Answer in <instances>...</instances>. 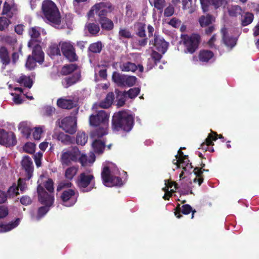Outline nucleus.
Instances as JSON below:
<instances>
[{
	"mask_svg": "<svg viewBox=\"0 0 259 259\" xmlns=\"http://www.w3.org/2000/svg\"><path fill=\"white\" fill-rule=\"evenodd\" d=\"M42 10L46 19L58 28L61 22L60 13L55 4L51 1L46 0L42 4Z\"/></svg>",
	"mask_w": 259,
	"mask_h": 259,
	"instance_id": "7ed1b4c3",
	"label": "nucleus"
},
{
	"mask_svg": "<svg viewBox=\"0 0 259 259\" xmlns=\"http://www.w3.org/2000/svg\"><path fill=\"white\" fill-rule=\"evenodd\" d=\"M36 62L34 58L30 55H29L25 64L26 67L29 70L33 69L36 66Z\"/></svg>",
	"mask_w": 259,
	"mask_h": 259,
	"instance_id": "5fc2aeb1",
	"label": "nucleus"
},
{
	"mask_svg": "<svg viewBox=\"0 0 259 259\" xmlns=\"http://www.w3.org/2000/svg\"><path fill=\"white\" fill-rule=\"evenodd\" d=\"M45 127L44 126H40L35 127L32 130L33 131V137L35 140H38L41 138V135Z\"/></svg>",
	"mask_w": 259,
	"mask_h": 259,
	"instance_id": "79ce46f5",
	"label": "nucleus"
},
{
	"mask_svg": "<svg viewBox=\"0 0 259 259\" xmlns=\"http://www.w3.org/2000/svg\"><path fill=\"white\" fill-rule=\"evenodd\" d=\"M140 90L139 88H134L130 89L127 92H124V94L128 96L130 98L133 99L137 97L139 93Z\"/></svg>",
	"mask_w": 259,
	"mask_h": 259,
	"instance_id": "49530a36",
	"label": "nucleus"
},
{
	"mask_svg": "<svg viewBox=\"0 0 259 259\" xmlns=\"http://www.w3.org/2000/svg\"><path fill=\"white\" fill-rule=\"evenodd\" d=\"M17 82L20 84H23L25 87L31 88L32 85V80L29 76L24 75H22L19 78L17 79Z\"/></svg>",
	"mask_w": 259,
	"mask_h": 259,
	"instance_id": "c756f323",
	"label": "nucleus"
},
{
	"mask_svg": "<svg viewBox=\"0 0 259 259\" xmlns=\"http://www.w3.org/2000/svg\"><path fill=\"white\" fill-rule=\"evenodd\" d=\"M92 146L95 152L101 153L103 152L104 149L105 143L99 140H95L93 142Z\"/></svg>",
	"mask_w": 259,
	"mask_h": 259,
	"instance_id": "f704fd0d",
	"label": "nucleus"
},
{
	"mask_svg": "<svg viewBox=\"0 0 259 259\" xmlns=\"http://www.w3.org/2000/svg\"><path fill=\"white\" fill-rule=\"evenodd\" d=\"M38 186H41L40 185H39ZM45 187L46 189L48 191V192H47L45 189L44 190L48 193L49 195H51V196L54 198V196H53L52 193L54 191V187H53V181L51 179H49L45 184ZM42 188H44L42 186ZM44 189V188H43Z\"/></svg>",
	"mask_w": 259,
	"mask_h": 259,
	"instance_id": "de8ad7c7",
	"label": "nucleus"
},
{
	"mask_svg": "<svg viewBox=\"0 0 259 259\" xmlns=\"http://www.w3.org/2000/svg\"><path fill=\"white\" fill-rule=\"evenodd\" d=\"M175 157L176 159L172 161L173 163L177 165V168L181 167L183 169L180 175V178L181 179L185 173H191L193 166L191 163H189L188 157L184 155L182 152L181 148L179 149L178 154Z\"/></svg>",
	"mask_w": 259,
	"mask_h": 259,
	"instance_id": "0eeeda50",
	"label": "nucleus"
},
{
	"mask_svg": "<svg viewBox=\"0 0 259 259\" xmlns=\"http://www.w3.org/2000/svg\"><path fill=\"white\" fill-rule=\"evenodd\" d=\"M62 204L67 207L73 205L76 202L77 194L72 189L64 190L61 196Z\"/></svg>",
	"mask_w": 259,
	"mask_h": 259,
	"instance_id": "4468645a",
	"label": "nucleus"
},
{
	"mask_svg": "<svg viewBox=\"0 0 259 259\" xmlns=\"http://www.w3.org/2000/svg\"><path fill=\"white\" fill-rule=\"evenodd\" d=\"M213 21V18L209 15L202 16L199 19L200 25L201 27H206L210 24Z\"/></svg>",
	"mask_w": 259,
	"mask_h": 259,
	"instance_id": "473e14b6",
	"label": "nucleus"
},
{
	"mask_svg": "<svg viewBox=\"0 0 259 259\" xmlns=\"http://www.w3.org/2000/svg\"><path fill=\"white\" fill-rule=\"evenodd\" d=\"M15 10L16 9L13 5V0H7L4 3L2 14L11 17Z\"/></svg>",
	"mask_w": 259,
	"mask_h": 259,
	"instance_id": "aec40b11",
	"label": "nucleus"
},
{
	"mask_svg": "<svg viewBox=\"0 0 259 259\" xmlns=\"http://www.w3.org/2000/svg\"><path fill=\"white\" fill-rule=\"evenodd\" d=\"M77 185L84 192L91 191L95 187V178L90 171L81 173L78 177Z\"/></svg>",
	"mask_w": 259,
	"mask_h": 259,
	"instance_id": "423d86ee",
	"label": "nucleus"
},
{
	"mask_svg": "<svg viewBox=\"0 0 259 259\" xmlns=\"http://www.w3.org/2000/svg\"><path fill=\"white\" fill-rule=\"evenodd\" d=\"M119 171L112 163H108L103 167L101 176L103 184L106 187L120 186L122 180L118 177Z\"/></svg>",
	"mask_w": 259,
	"mask_h": 259,
	"instance_id": "f257e3e1",
	"label": "nucleus"
},
{
	"mask_svg": "<svg viewBox=\"0 0 259 259\" xmlns=\"http://www.w3.org/2000/svg\"><path fill=\"white\" fill-rule=\"evenodd\" d=\"M149 2L151 5H153L155 8L161 11L165 6V0H149Z\"/></svg>",
	"mask_w": 259,
	"mask_h": 259,
	"instance_id": "37998d69",
	"label": "nucleus"
},
{
	"mask_svg": "<svg viewBox=\"0 0 259 259\" xmlns=\"http://www.w3.org/2000/svg\"><path fill=\"white\" fill-rule=\"evenodd\" d=\"M200 41V36L193 34L191 35H186L184 38V43L186 48V53H193L197 49Z\"/></svg>",
	"mask_w": 259,
	"mask_h": 259,
	"instance_id": "9b49d317",
	"label": "nucleus"
},
{
	"mask_svg": "<svg viewBox=\"0 0 259 259\" xmlns=\"http://www.w3.org/2000/svg\"><path fill=\"white\" fill-rule=\"evenodd\" d=\"M87 28L89 32L92 34H96L100 31V27L98 25L95 23H89L87 25Z\"/></svg>",
	"mask_w": 259,
	"mask_h": 259,
	"instance_id": "c03bdc74",
	"label": "nucleus"
},
{
	"mask_svg": "<svg viewBox=\"0 0 259 259\" xmlns=\"http://www.w3.org/2000/svg\"><path fill=\"white\" fill-rule=\"evenodd\" d=\"M174 13V8L172 6H169L164 10V15L165 17H170Z\"/></svg>",
	"mask_w": 259,
	"mask_h": 259,
	"instance_id": "680f3d73",
	"label": "nucleus"
},
{
	"mask_svg": "<svg viewBox=\"0 0 259 259\" xmlns=\"http://www.w3.org/2000/svg\"><path fill=\"white\" fill-rule=\"evenodd\" d=\"M109 115L103 110L99 111L96 115H91L90 117V123L91 125L99 126L97 130V135L102 137L107 134Z\"/></svg>",
	"mask_w": 259,
	"mask_h": 259,
	"instance_id": "39448f33",
	"label": "nucleus"
},
{
	"mask_svg": "<svg viewBox=\"0 0 259 259\" xmlns=\"http://www.w3.org/2000/svg\"><path fill=\"white\" fill-rule=\"evenodd\" d=\"M126 15L131 19H133L135 16V13L133 12L131 6H127L126 7Z\"/></svg>",
	"mask_w": 259,
	"mask_h": 259,
	"instance_id": "774afa93",
	"label": "nucleus"
},
{
	"mask_svg": "<svg viewBox=\"0 0 259 259\" xmlns=\"http://www.w3.org/2000/svg\"><path fill=\"white\" fill-rule=\"evenodd\" d=\"M19 130L26 138H29L32 131L31 128L29 123L27 121H22L20 122L18 126Z\"/></svg>",
	"mask_w": 259,
	"mask_h": 259,
	"instance_id": "b1692460",
	"label": "nucleus"
},
{
	"mask_svg": "<svg viewBox=\"0 0 259 259\" xmlns=\"http://www.w3.org/2000/svg\"><path fill=\"white\" fill-rule=\"evenodd\" d=\"M20 202L23 205H27L31 203V199L27 196H24L21 197Z\"/></svg>",
	"mask_w": 259,
	"mask_h": 259,
	"instance_id": "338daca9",
	"label": "nucleus"
},
{
	"mask_svg": "<svg viewBox=\"0 0 259 259\" xmlns=\"http://www.w3.org/2000/svg\"><path fill=\"white\" fill-rule=\"evenodd\" d=\"M253 19V15L252 13H246L242 17V24L243 26H246L250 24Z\"/></svg>",
	"mask_w": 259,
	"mask_h": 259,
	"instance_id": "ea45409f",
	"label": "nucleus"
},
{
	"mask_svg": "<svg viewBox=\"0 0 259 259\" xmlns=\"http://www.w3.org/2000/svg\"><path fill=\"white\" fill-rule=\"evenodd\" d=\"M115 93L117 94V106L119 107L123 106L126 100V95L124 94V92H121L118 90H115Z\"/></svg>",
	"mask_w": 259,
	"mask_h": 259,
	"instance_id": "e433bc0d",
	"label": "nucleus"
},
{
	"mask_svg": "<svg viewBox=\"0 0 259 259\" xmlns=\"http://www.w3.org/2000/svg\"><path fill=\"white\" fill-rule=\"evenodd\" d=\"M119 38H131L132 35L130 31L126 28H120L119 31Z\"/></svg>",
	"mask_w": 259,
	"mask_h": 259,
	"instance_id": "3c124183",
	"label": "nucleus"
},
{
	"mask_svg": "<svg viewBox=\"0 0 259 259\" xmlns=\"http://www.w3.org/2000/svg\"><path fill=\"white\" fill-rule=\"evenodd\" d=\"M37 193L38 195L39 201L45 205V206L40 207L38 210L37 214L36 215L33 214H31V220L33 221H38L43 217L49 210V207L53 203L54 198L49 195L44 190L42 187L38 186Z\"/></svg>",
	"mask_w": 259,
	"mask_h": 259,
	"instance_id": "20e7f679",
	"label": "nucleus"
},
{
	"mask_svg": "<svg viewBox=\"0 0 259 259\" xmlns=\"http://www.w3.org/2000/svg\"><path fill=\"white\" fill-rule=\"evenodd\" d=\"M77 171V167L74 166H70L66 169L65 177L67 179L71 180L76 175Z\"/></svg>",
	"mask_w": 259,
	"mask_h": 259,
	"instance_id": "2f4dec72",
	"label": "nucleus"
},
{
	"mask_svg": "<svg viewBox=\"0 0 259 259\" xmlns=\"http://www.w3.org/2000/svg\"><path fill=\"white\" fill-rule=\"evenodd\" d=\"M221 33L223 35V39L225 45L231 48L234 47L236 45V38L235 37H230L228 30L225 28L222 29Z\"/></svg>",
	"mask_w": 259,
	"mask_h": 259,
	"instance_id": "6ab92c4d",
	"label": "nucleus"
},
{
	"mask_svg": "<svg viewBox=\"0 0 259 259\" xmlns=\"http://www.w3.org/2000/svg\"><path fill=\"white\" fill-rule=\"evenodd\" d=\"M138 67L140 72L143 71L144 68L142 65H139L138 66H137L135 64L130 62L123 63L120 65V68L122 71L134 72L137 69Z\"/></svg>",
	"mask_w": 259,
	"mask_h": 259,
	"instance_id": "412c9836",
	"label": "nucleus"
},
{
	"mask_svg": "<svg viewBox=\"0 0 259 259\" xmlns=\"http://www.w3.org/2000/svg\"><path fill=\"white\" fill-rule=\"evenodd\" d=\"M102 45L100 42H97L91 44L89 47V50L95 53H99L101 51Z\"/></svg>",
	"mask_w": 259,
	"mask_h": 259,
	"instance_id": "a18cd8bd",
	"label": "nucleus"
},
{
	"mask_svg": "<svg viewBox=\"0 0 259 259\" xmlns=\"http://www.w3.org/2000/svg\"><path fill=\"white\" fill-rule=\"evenodd\" d=\"M22 167L25 170L26 174L27 180H29L33 174V166L31 158L28 156L23 157L21 161Z\"/></svg>",
	"mask_w": 259,
	"mask_h": 259,
	"instance_id": "2eb2a0df",
	"label": "nucleus"
},
{
	"mask_svg": "<svg viewBox=\"0 0 259 259\" xmlns=\"http://www.w3.org/2000/svg\"><path fill=\"white\" fill-rule=\"evenodd\" d=\"M134 123V118L132 115L125 111H120L114 114L112 119V128L113 130H122L130 131Z\"/></svg>",
	"mask_w": 259,
	"mask_h": 259,
	"instance_id": "f03ea898",
	"label": "nucleus"
},
{
	"mask_svg": "<svg viewBox=\"0 0 259 259\" xmlns=\"http://www.w3.org/2000/svg\"><path fill=\"white\" fill-rule=\"evenodd\" d=\"M213 53L208 50H201L199 54V60L202 62H208L209 60L213 59Z\"/></svg>",
	"mask_w": 259,
	"mask_h": 259,
	"instance_id": "bb28decb",
	"label": "nucleus"
},
{
	"mask_svg": "<svg viewBox=\"0 0 259 259\" xmlns=\"http://www.w3.org/2000/svg\"><path fill=\"white\" fill-rule=\"evenodd\" d=\"M20 222V219H17L14 222L8 224H3L0 223V232H6L9 231L18 226Z\"/></svg>",
	"mask_w": 259,
	"mask_h": 259,
	"instance_id": "5701e85b",
	"label": "nucleus"
},
{
	"mask_svg": "<svg viewBox=\"0 0 259 259\" xmlns=\"http://www.w3.org/2000/svg\"><path fill=\"white\" fill-rule=\"evenodd\" d=\"M114 8L109 3L102 2L95 5L90 10L89 15L91 17L93 15L96 14L98 15L100 19L105 18L104 16L108 12H111Z\"/></svg>",
	"mask_w": 259,
	"mask_h": 259,
	"instance_id": "1a4fd4ad",
	"label": "nucleus"
},
{
	"mask_svg": "<svg viewBox=\"0 0 259 259\" xmlns=\"http://www.w3.org/2000/svg\"><path fill=\"white\" fill-rule=\"evenodd\" d=\"M88 141V136L83 132H78L76 137V143L81 146L85 145Z\"/></svg>",
	"mask_w": 259,
	"mask_h": 259,
	"instance_id": "58836bf2",
	"label": "nucleus"
},
{
	"mask_svg": "<svg viewBox=\"0 0 259 259\" xmlns=\"http://www.w3.org/2000/svg\"><path fill=\"white\" fill-rule=\"evenodd\" d=\"M168 24L174 27H178L181 25V21L179 19L174 18L170 20V21L168 22Z\"/></svg>",
	"mask_w": 259,
	"mask_h": 259,
	"instance_id": "e2e57ef3",
	"label": "nucleus"
},
{
	"mask_svg": "<svg viewBox=\"0 0 259 259\" xmlns=\"http://www.w3.org/2000/svg\"><path fill=\"white\" fill-rule=\"evenodd\" d=\"M76 121L75 117H66L61 120L59 126L65 132L73 134L76 131Z\"/></svg>",
	"mask_w": 259,
	"mask_h": 259,
	"instance_id": "f8f14e48",
	"label": "nucleus"
},
{
	"mask_svg": "<svg viewBox=\"0 0 259 259\" xmlns=\"http://www.w3.org/2000/svg\"><path fill=\"white\" fill-rule=\"evenodd\" d=\"M58 139L65 144H68L71 143V137L63 133H60L59 135Z\"/></svg>",
	"mask_w": 259,
	"mask_h": 259,
	"instance_id": "864d4df0",
	"label": "nucleus"
},
{
	"mask_svg": "<svg viewBox=\"0 0 259 259\" xmlns=\"http://www.w3.org/2000/svg\"><path fill=\"white\" fill-rule=\"evenodd\" d=\"M0 58L3 64L7 65L10 62V58L8 56L7 50L5 47L0 49Z\"/></svg>",
	"mask_w": 259,
	"mask_h": 259,
	"instance_id": "c9c22d12",
	"label": "nucleus"
},
{
	"mask_svg": "<svg viewBox=\"0 0 259 259\" xmlns=\"http://www.w3.org/2000/svg\"><path fill=\"white\" fill-rule=\"evenodd\" d=\"M42 152H38L34 155V159L35 164L37 167H39L41 165L40 160L42 157Z\"/></svg>",
	"mask_w": 259,
	"mask_h": 259,
	"instance_id": "052dcab7",
	"label": "nucleus"
},
{
	"mask_svg": "<svg viewBox=\"0 0 259 259\" xmlns=\"http://www.w3.org/2000/svg\"><path fill=\"white\" fill-rule=\"evenodd\" d=\"M154 46L158 52L163 54L167 50L168 43L162 37L155 35Z\"/></svg>",
	"mask_w": 259,
	"mask_h": 259,
	"instance_id": "f3484780",
	"label": "nucleus"
},
{
	"mask_svg": "<svg viewBox=\"0 0 259 259\" xmlns=\"http://www.w3.org/2000/svg\"><path fill=\"white\" fill-rule=\"evenodd\" d=\"M201 8L203 12H206L208 10V8L211 3V0H200Z\"/></svg>",
	"mask_w": 259,
	"mask_h": 259,
	"instance_id": "bf43d9fd",
	"label": "nucleus"
},
{
	"mask_svg": "<svg viewBox=\"0 0 259 259\" xmlns=\"http://www.w3.org/2000/svg\"><path fill=\"white\" fill-rule=\"evenodd\" d=\"M91 158L88 159L87 156L80 153V155L78 158V160L81 164L82 166L87 165L88 163H92L95 160V156L93 154H92L90 156Z\"/></svg>",
	"mask_w": 259,
	"mask_h": 259,
	"instance_id": "7c9ffc66",
	"label": "nucleus"
},
{
	"mask_svg": "<svg viewBox=\"0 0 259 259\" xmlns=\"http://www.w3.org/2000/svg\"><path fill=\"white\" fill-rule=\"evenodd\" d=\"M217 134L215 132H212V134H209L205 140V142L201 145V148L207 150L208 146L212 145V141H215L217 139Z\"/></svg>",
	"mask_w": 259,
	"mask_h": 259,
	"instance_id": "c85d7f7f",
	"label": "nucleus"
},
{
	"mask_svg": "<svg viewBox=\"0 0 259 259\" xmlns=\"http://www.w3.org/2000/svg\"><path fill=\"white\" fill-rule=\"evenodd\" d=\"M10 24V21L5 17H0V30H3L7 28Z\"/></svg>",
	"mask_w": 259,
	"mask_h": 259,
	"instance_id": "13d9d810",
	"label": "nucleus"
},
{
	"mask_svg": "<svg viewBox=\"0 0 259 259\" xmlns=\"http://www.w3.org/2000/svg\"><path fill=\"white\" fill-rule=\"evenodd\" d=\"M80 155L78 149L74 147L70 150H64L61 152L60 161L62 165H68L71 162H76Z\"/></svg>",
	"mask_w": 259,
	"mask_h": 259,
	"instance_id": "6e6552de",
	"label": "nucleus"
},
{
	"mask_svg": "<svg viewBox=\"0 0 259 259\" xmlns=\"http://www.w3.org/2000/svg\"><path fill=\"white\" fill-rule=\"evenodd\" d=\"M165 187L162 188L163 191L165 192V194L163 198L165 200H168L169 198L171 197L172 193L174 192V189H171V188L174 186L175 188L176 189L177 184L175 183H172L168 180H165Z\"/></svg>",
	"mask_w": 259,
	"mask_h": 259,
	"instance_id": "4be33fe9",
	"label": "nucleus"
},
{
	"mask_svg": "<svg viewBox=\"0 0 259 259\" xmlns=\"http://www.w3.org/2000/svg\"><path fill=\"white\" fill-rule=\"evenodd\" d=\"M8 196L9 197L17 196L18 194V186L16 184H13L8 190Z\"/></svg>",
	"mask_w": 259,
	"mask_h": 259,
	"instance_id": "603ef678",
	"label": "nucleus"
},
{
	"mask_svg": "<svg viewBox=\"0 0 259 259\" xmlns=\"http://www.w3.org/2000/svg\"><path fill=\"white\" fill-rule=\"evenodd\" d=\"M100 22L103 29L110 30L113 28L114 25L113 22L107 18H102L100 19Z\"/></svg>",
	"mask_w": 259,
	"mask_h": 259,
	"instance_id": "72a5a7b5",
	"label": "nucleus"
},
{
	"mask_svg": "<svg viewBox=\"0 0 259 259\" xmlns=\"http://www.w3.org/2000/svg\"><path fill=\"white\" fill-rule=\"evenodd\" d=\"M112 80L120 87H132L136 82L137 78L134 76L122 75L116 72L112 74Z\"/></svg>",
	"mask_w": 259,
	"mask_h": 259,
	"instance_id": "9d476101",
	"label": "nucleus"
},
{
	"mask_svg": "<svg viewBox=\"0 0 259 259\" xmlns=\"http://www.w3.org/2000/svg\"><path fill=\"white\" fill-rule=\"evenodd\" d=\"M181 210L183 214H189L191 211L192 212V217L191 218L193 219L194 217V214L195 212V210L192 211V207L188 204L183 205L182 207L181 208L180 207V205L178 207H177V208H178Z\"/></svg>",
	"mask_w": 259,
	"mask_h": 259,
	"instance_id": "09e8293b",
	"label": "nucleus"
},
{
	"mask_svg": "<svg viewBox=\"0 0 259 259\" xmlns=\"http://www.w3.org/2000/svg\"><path fill=\"white\" fill-rule=\"evenodd\" d=\"M35 149V145L33 143L27 142L23 146V150L25 152L29 154H32L34 152Z\"/></svg>",
	"mask_w": 259,
	"mask_h": 259,
	"instance_id": "8fccbe9b",
	"label": "nucleus"
},
{
	"mask_svg": "<svg viewBox=\"0 0 259 259\" xmlns=\"http://www.w3.org/2000/svg\"><path fill=\"white\" fill-rule=\"evenodd\" d=\"M114 100V94L109 93L107 94L105 99L99 103V106L103 108H108L112 105Z\"/></svg>",
	"mask_w": 259,
	"mask_h": 259,
	"instance_id": "cd10ccee",
	"label": "nucleus"
},
{
	"mask_svg": "<svg viewBox=\"0 0 259 259\" xmlns=\"http://www.w3.org/2000/svg\"><path fill=\"white\" fill-rule=\"evenodd\" d=\"M241 10L240 7L238 6H234L232 7L229 10V13L230 15L232 16H236L238 14H240L241 13Z\"/></svg>",
	"mask_w": 259,
	"mask_h": 259,
	"instance_id": "4d7b16f0",
	"label": "nucleus"
},
{
	"mask_svg": "<svg viewBox=\"0 0 259 259\" xmlns=\"http://www.w3.org/2000/svg\"><path fill=\"white\" fill-rule=\"evenodd\" d=\"M57 104L58 107L63 109H71L74 106L72 100L63 98L58 100Z\"/></svg>",
	"mask_w": 259,
	"mask_h": 259,
	"instance_id": "393cba45",
	"label": "nucleus"
},
{
	"mask_svg": "<svg viewBox=\"0 0 259 259\" xmlns=\"http://www.w3.org/2000/svg\"><path fill=\"white\" fill-rule=\"evenodd\" d=\"M40 32L46 34V32H45L44 30L38 27H32L29 29V34L31 39L28 43V47L29 48H31L34 45L35 42V39L39 37Z\"/></svg>",
	"mask_w": 259,
	"mask_h": 259,
	"instance_id": "dca6fc26",
	"label": "nucleus"
},
{
	"mask_svg": "<svg viewBox=\"0 0 259 259\" xmlns=\"http://www.w3.org/2000/svg\"><path fill=\"white\" fill-rule=\"evenodd\" d=\"M211 3L215 8H218L225 3V0H211Z\"/></svg>",
	"mask_w": 259,
	"mask_h": 259,
	"instance_id": "69168bd1",
	"label": "nucleus"
},
{
	"mask_svg": "<svg viewBox=\"0 0 259 259\" xmlns=\"http://www.w3.org/2000/svg\"><path fill=\"white\" fill-rule=\"evenodd\" d=\"M76 69V66L73 64H70L64 66L61 70V72L64 75H67L72 73Z\"/></svg>",
	"mask_w": 259,
	"mask_h": 259,
	"instance_id": "a19ab883",
	"label": "nucleus"
},
{
	"mask_svg": "<svg viewBox=\"0 0 259 259\" xmlns=\"http://www.w3.org/2000/svg\"><path fill=\"white\" fill-rule=\"evenodd\" d=\"M49 54L51 56H56L60 54V51L57 45H52L49 49Z\"/></svg>",
	"mask_w": 259,
	"mask_h": 259,
	"instance_id": "6e6d98bb",
	"label": "nucleus"
},
{
	"mask_svg": "<svg viewBox=\"0 0 259 259\" xmlns=\"http://www.w3.org/2000/svg\"><path fill=\"white\" fill-rule=\"evenodd\" d=\"M72 186L71 183L69 182H61L58 186L57 187V190L58 191H60L61 189H62L63 188H70Z\"/></svg>",
	"mask_w": 259,
	"mask_h": 259,
	"instance_id": "0e129e2a",
	"label": "nucleus"
},
{
	"mask_svg": "<svg viewBox=\"0 0 259 259\" xmlns=\"http://www.w3.org/2000/svg\"><path fill=\"white\" fill-rule=\"evenodd\" d=\"M135 26L137 29L136 34L140 37H146L145 24L142 23H138Z\"/></svg>",
	"mask_w": 259,
	"mask_h": 259,
	"instance_id": "4c0bfd02",
	"label": "nucleus"
},
{
	"mask_svg": "<svg viewBox=\"0 0 259 259\" xmlns=\"http://www.w3.org/2000/svg\"><path fill=\"white\" fill-rule=\"evenodd\" d=\"M79 74H75L71 77H67L64 78L62 80V84L64 88H67L77 82L80 78Z\"/></svg>",
	"mask_w": 259,
	"mask_h": 259,
	"instance_id": "a878e982",
	"label": "nucleus"
},
{
	"mask_svg": "<svg viewBox=\"0 0 259 259\" xmlns=\"http://www.w3.org/2000/svg\"><path fill=\"white\" fill-rule=\"evenodd\" d=\"M61 51L64 55L70 61H74L76 59V55L73 45L70 41H62L59 44Z\"/></svg>",
	"mask_w": 259,
	"mask_h": 259,
	"instance_id": "ddd939ff",
	"label": "nucleus"
},
{
	"mask_svg": "<svg viewBox=\"0 0 259 259\" xmlns=\"http://www.w3.org/2000/svg\"><path fill=\"white\" fill-rule=\"evenodd\" d=\"M33 46L34 48L33 49L31 57L34 58L35 61L41 64L44 60V53L39 45L34 44Z\"/></svg>",
	"mask_w": 259,
	"mask_h": 259,
	"instance_id": "a211bd4d",
	"label": "nucleus"
}]
</instances>
